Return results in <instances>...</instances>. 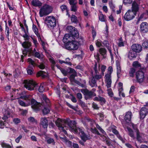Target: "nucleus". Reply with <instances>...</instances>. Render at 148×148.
<instances>
[{
    "mask_svg": "<svg viewBox=\"0 0 148 148\" xmlns=\"http://www.w3.org/2000/svg\"><path fill=\"white\" fill-rule=\"evenodd\" d=\"M135 138L140 143L145 142L147 138V136L142 133L140 132L139 130H137L136 132Z\"/></svg>",
    "mask_w": 148,
    "mask_h": 148,
    "instance_id": "6",
    "label": "nucleus"
},
{
    "mask_svg": "<svg viewBox=\"0 0 148 148\" xmlns=\"http://www.w3.org/2000/svg\"><path fill=\"white\" fill-rule=\"evenodd\" d=\"M33 69L30 67V66L27 69V73L29 75H32L33 73Z\"/></svg>",
    "mask_w": 148,
    "mask_h": 148,
    "instance_id": "43",
    "label": "nucleus"
},
{
    "mask_svg": "<svg viewBox=\"0 0 148 148\" xmlns=\"http://www.w3.org/2000/svg\"><path fill=\"white\" fill-rule=\"evenodd\" d=\"M132 116V114L131 112L128 111L126 112L124 119L127 123H129L130 121Z\"/></svg>",
    "mask_w": 148,
    "mask_h": 148,
    "instance_id": "21",
    "label": "nucleus"
},
{
    "mask_svg": "<svg viewBox=\"0 0 148 148\" xmlns=\"http://www.w3.org/2000/svg\"><path fill=\"white\" fill-rule=\"evenodd\" d=\"M45 21L49 27H53L56 25V18L53 16L46 17Z\"/></svg>",
    "mask_w": 148,
    "mask_h": 148,
    "instance_id": "8",
    "label": "nucleus"
},
{
    "mask_svg": "<svg viewBox=\"0 0 148 148\" xmlns=\"http://www.w3.org/2000/svg\"><path fill=\"white\" fill-rule=\"evenodd\" d=\"M132 51L136 53H139L142 50V46L138 44H134L132 46Z\"/></svg>",
    "mask_w": 148,
    "mask_h": 148,
    "instance_id": "18",
    "label": "nucleus"
},
{
    "mask_svg": "<svg viewBox=\"0 0 148 148\" xmlns=\"http://www.w3.org/2000/svg\"><path fill=\"white\" fill-rule=\"evenodd\" d=\"M108 93L109 95L112 97L113 95V92L111 88H109L107 90Z\"/></svg>",
    "mask_w": 148,
    "mask_h": 148,
    "instance_id": "50",
    "label": "nucleus"
},
{
    "mask_svg": "<svg viewBox=\"0 0 148 148\" xmlns=\"http://www.w3.org/2000/svg\"><path fill=\"white\" fill-rule=\"evenodd\" d=\"M81 91L85 95L86 99H90L96 96V94L92 91H89L87 89H82Z\"/></svg>",
    "mask_w": 148,
    "mask_h": 148,
    "instance_id": "10",
    "label": "nucleus"
},
{
    "mask_svg": "<svg viewBox=\"0 0 148 148\" xmlns=\"http://www.w3.org/2000/svg\"><path fill=\"white\" fill-rule=\"evenodd\" d=\"M98 68H97V64L96 62L95 63V64L94 67V70L95 71L96 75L92 76L96 80H99L101 79L102 77V76L101 75H97L99 73L98 71L100 69V65L99 64L98 65Z\"/></svg>",
    "mask_w": 148,
    "mask_h": 148,
    "instance_id": "14",
    "label": "nucleus"
},
{
    "mask_svg": "<svg viewBox=\"0 0 148 148\" xmlns=\"http://www.w3.org/2000/svg\"><path fill=\"white\" fill-rule=\"evenodd\" d=\"M66 29L68 32H70V34L74 36L76 38L79 37L78 32L77 29L74 27H73L71 26H68L66 28Z\"/></svg>",
    "mask_w": 148,
    "mask_h": 148,
    "instance_id": "12",
    "label": "nucleus"
},
{
    "mask_svg": "<svg viewBox=\"0 0 148 148\" xmlns=\"http://www.w3.org/2000/svg\"><path fill=\"white\" fill-rule=\"evenodd\" d=\"M141 30L143 32H146L148 31V23L145 22H143L140 25Z\"/></svg>",
    "mask_w": 148,
    "mask_h": 148,
    "instance_id": "19",
    "label": "nucleus"
},
{
    "mask_svg": "<svg viewBox=\"0 0 148 148\" xmlns=\"http://www.w3.org/2000/svg\"><path fill=\"white\" fill-rule=\"evenodd\" d=\"M92 107L94 109L98 110L99 109V107L98 106V105L95 103H93L92 104Z\"/></svg>",
    "mask_w": 148,
    "mask_h": 148,
    "instance_id": "60",
    "label": "nucleus"
},
{
    "mask_svg": "<svg viewBox=\"0 0 148 148\" xmlns=\"http://www.w3.org/2000/svg\"><path fill=\"white\" fill-rule=\"evenodd\" d=\"M96 127L101 132L103 133V134L106 133L100 127V126L98 124L96 125Z\"/></svg>",
    "mask_w": 148,
    "mask_h": 148,
    "instance_id": "54",
    "label": "nucleus"
},
{
    "mask_svg": "<svg viewBox=\"0 0 148 148\" xmlns=\"http://www.w3.org/2000/svg\"><path fill=\"white\" fill-rule=\"evenodd\" d=\"M1 145L3 148H12L11 146L8 144L4 142L1 143Z\"/></svg>",
    "mask_w": 148,
    "mask_h": 148,
    "instance_id": "39",
    "label": "nucleus"
},
{
    "mask_svg": "<svg viewBox=\"0 0 148 148\" xmlns=\"http://www.w3.org/2000/svg\"><path fill=\"white\" fill-rule=\"evenodd\" d=\"M140 0H135L133 1L132 5L131 10L133 11V12H134L136 14V12L139 10V6L140 4Z\"/></svg>",
    "mask_w": 148,
    "mask_h": 148,
    "instance_id": "15",
    "label": "nucleus"
},
{
    "mask_svg": "<svg viewBox=\"0 0 148 148\" xmlns=\"http://www.w3.org/2000/svg\"><path fill=\"white\" fill-rule=\"evenodd\" d=\"M49 111L50 110L49 109L46 107H44V109L42 110L43 113L44 114H47L49 112Z\"/></svg>",
    "mask_w": 148,
    "mask_h": 148,
    "instance_id": "46",
    "label": "nucleus"
},
{
    "mask_svg": "<svg viewBox=\"0 0 148 148\" xmlns=\"http://www.w3.org/2000/svg\"><path fill=\"white\" fill-rule=\"evenodd\" d=\"M23 84H24V86L26 89L30 91L34 90L36 85V84L33 80L28 79L24 80Z\"/></svg>",
    "mask_w": 148,
    "mask_h": 148,
    "instance_id": "5",
    "label": "nucleus"
},
{
    "mask_svg": "<svg viewBox=\"0 0 148 148\" xmlns=\"http://www.w3.org/2000/svg\"><path fill=\"white\" fill-rule=\"evenodd\" d=\"M106 144L108 146L111 145L113 146V145L111 144V142L110 141V140L109 138L106 139Z\"/></svg>",
    "mask_w": 148,
    "mask_h": 148,
    "instance_id": "52",
    "label": "nucleus"
},
{
    "mask_svg": "<svg viewBox=\"0 0 148 148\" xmlns=\"http://www.w3.org/2000/svg\"><path fill=\"white\" fill-rule=\"evenodd\" d=\"M142 45L143 47L148 48V40L145 41L143 43Z\"/></svg>",
    "mask_w": 148,
    "mask_h": 148,
    "instance_id": "59",
    "label": "nucleus"
},
{
    "mask_svg": "<svg viewBox=\"0 0 148 148\" xmlns=\"http://www.w3.org/2000/svg\"><path fill=\"white\" fill-rule=\"evenodd\" d=\"M32 5L35 7H40L42 5V3L38 0H32L31 1Z\"/></svg>",
    "mask_w": 148,
    "mask_h": 148,
    "instance_id": "23",
    "label": "nucleus"
},
{
    "mask_svg": "<svg viewBox=\"0 0 148 148\" xmlns=\"http://www.w3.org/2000/svg\"><path fill=\"white\" fill-rule=\"evenodd\" d=\"M41 124L43 127L44 128H47L48 126V122L46 118H41Z\"/></svg>",
    "mask_w": 148,
    "mask_h": 148,
    "instance_id": "22",
    "label": "nucleus"
},
{
    "mask_svg": "<svg viewBox=\"0 0 148 148\" xmlns=\"http://www.w3.org/2000/svg\"><path fill=\"white\" fill-rule=\"evenodd\" d=\"M18 103L21 106L24 107L27 106L26 103H25L24 101L21 100H19L18 101Z\"/></svg>",
    "mask_w": 148,
    "mask_h": 148,
    "instance_id": "44",
    "label": "nucleus"
},
{
    "mask_svg": "<svg viewBox=\"0 0 148 148\" xmlns=\"http://www.w3.org/2000/svg\"><path fill=\"white\" fill-rule=\"evenodd\" d=\"M136 16V14L131 10H129L125 13L123 18L125 20L129 21L133 19Z\"/></svg>",
    "mask_w": 148,
    "mask_h": 148,
    "instance_id": "9",
    "label": "nucleus"
},
{
    "mask_svg": "<svg viewBox=\"0 0 148 148\" xmlns=\"http://www.w3.org/2000/svg\"><path fill=\"white\" fill-rule=\"evenodd\" d=\"M135 71L136 70L134 68H131L130 69L129 72V75L130 76L132 77H134Z\"/></svg>",
    "mask_w": 148,
    "mask_h": 148,
    "instance_id": "34",
    "label": "nucleus"
},
{
    "mask_svg": "<svg viewBox=\"0 0 148 148\" xmlns=\"http://www.w3.org/2000/svg\"><path fill=\"white\" fill-rule=\"evenodd\" d=\"M29 64H31L33 66H34L35 65V63L34 62L32 59L29 58L27 60Z\"/></svg>",
    "mask_w": 148,
    "mask_h": 148,
    "instance_id": "47",
    "label": "nucleus"
},
{
    "mask_svg": "<svg viewBox=\"0 0 148 148\" xmlns=\"http://www.w3.org/2000/svg\"><path fill=\"white\" fill-rule=\"evenodd\" d=\"M48 75V74L42 71H40L38 72L37 74V77L41 76L42 78H44Z\"/></svg>",
    "mask_w": 148,
    "mask_h": 148,
    "instance_id": "26",
    "label": "nucleus"
},
{
    "mask_svg": "<svg viewBox=\"0 0 148 148\" xmlns=\"http://www.w3.org/2000/svg\"><path fill=\"white\" fill-rule=\"evenodd\" d=\"M5 34L7 38L9 39V28L7 26L6 23L5 25Z\"/></svg>",
    "mask_w": 148,
    "mask_h": 148,
    "instance_id": "40",
    "label": "nucleus"
},
{
    "mask_svg": "<svg viewBox=\"0 0 148 148\" xmlns=\"http://www.w3.org/2000/svg\"><path fill=\"white\" fill-rule=\"evenodd\" d=\"M56 124L59 130L66 134H67L66 130L69 129L75 133L79 132L81 133L82 139L84 142L90 138V136L86 134L81 128L77 127L76 122L74 121H71L69 119L66 120L58 118L56 121Z\"/></svg>",
    "mask_w": 148,
    "mask_h": 148,
    "instance_id": "1",
    "label": "nucleus"
},
{
    "mask_svg": "<svg viewBox=\"0 0 148 148\" xmlns=\"http://www.w3.org/2000/svg\"><path fill=\"white\" fill-rule=\"evenodd\" d=\"M75 38H76L73 35H71V34H66L63 38V42L66 44L69 42L73 40H75Z\"/></svg>",
    "mask_w": 148,
    "mask_h": 148,
    "instance_id": "13",
    "label": "nucleus"
},
{
    "mask_svg": "<svg viewBox=\"0 0 148 148\" xmlns=\"http://www.w3.org/2000/svg\"><path fill=\"white\" fill-rule=\"evenodd\" d=\"M99 20L101 21L104 22L105 21V18L104 16L102 14H100L99 16Z\"/></svg>",
    "mask_w": 148,
    "mask_h": 148,
    "instance_id": "49",
    "label": "nucleus"
},
{
    "mask_svg": "<svg viewBox=\"0 0 148 148\" xmlns=\"http://www.w3.org/2000/svg\"><path fill=\"white\" fill-rule=\"evenodd\" d=\"M31 38L33 40V42L34 44L35 47H37L38 45V42L37 40L35 39V38H33L32 37H31Z\"/></svg>",
    "mask_w": 148,
    "mask_h": 148,
    "instance_id": "57",
    "label": "nucleus"
},
{
    "mask_svg": "<svg viewBox=\"0 0 148 148\" xmlns=\"http://www.w3.org/2000/svg\"><path fill=\"white\" fill-rule=\"evenodd\" d=\"M28 120L30 121L31 122H36V121L34 118L33 117H30L29 118H28Z\"/></svg>",
    "mask_w": 148,
    "mask_h": 148,
    "instance_id": "63",
    "label": "nucleus"
},
{
    "mask_svg": "<svg viewBox=\"0 0 148 148\" xmlns=\"http://www.w3.org/2000/svg\"><path fill=\"white\" fill-rule=\"evenodd\" d=\"M60 8L62 11L66 10V11H67V7L65 5H62L60 6Z\"/></svg>",
    "mask_w": 148,
    "mask_h": 148,
    "instance_id": "61",
    "label": "nucleus"
},
{
    "mask_svg": "<svg viewBox=\"0 0 148 148\" xmlns=\"http://www.w3.org/2000/svg\"><path fill=\"white\" fill-rule=\"evenodd\" d=\"M99 101H100L101 104L104 103L106 102V100L105 99L101 97H99Z\"/></svg>",
    "mask_w": 148,
    "mask_h": 148,
    "instance_id": "58",
    "label": "nucleus"
},
{
    "mask_svg": "<svg viewBox=\"0 0 148 148\" xmlns=\"http://www.w3.org/2000/svg\"><path fill=\"white\" fill-rule=\"evenodd\" d=\"M116 66L117 69V74L118 77H119L121 72V68L120 66V63L118 61H116Z\"/></svg>",
    "mask_w": 148,
    "mask_h": 148,
    "instance_id": "28",
    "label": "nucleus"
},
{
    "mask_svg": "<svg viewBox=\"0 0 148 148\" xmlns=\"http://www.w3.org/2000/svg\"><path fill=\"white\" fill-rule=\"evenodd\" d=\"M3 116L2 117L3 120H6L10 118L11 116V113L10 110L9 108L5 109L3 111Z\"/></svg>",
    "mask_w": 148,
    "mask_h": 148,
    "instance_id": "17",
    "label": "nucleus"
},
{
    "mask_svg": "<svg viewBox=\"0 0 148 148\" xmlns=\"http://www.w3.org/2000/svg\"><path fill=\"white\" fill-rule=\"evenodd\" d=\"M61 140L68 147H71L72 145V142L68 140L66 138H61Z\"/></svg>",
    "mask_w": 148,
    "mask_h": 148,
    "instance_id": "25",
    "label": "nucleus"
},
{
    "mask_svg": "<svg viewBox=\"0 0 148 148\" xmlns=\"http://www.w3.org/2000/svg\"><path fill=\"white\" fill-rule=\"evenodd\" d=\"M69 3L71 5H76L77 3V1L76 0H69Z\"/></svg>",
    "mask_w": 148,
    "mask_h": 148,
    "instance_id": "62",
    "label": "nucleus"
},
{
    "mask_svg": "<svg viewBox=\"0 0 148 148\" xmlns=\"http://www.w3.org/2000/svg\"><path fill=\"white\" fill-rule=\"evenodd\" d=\"M60 69L62 72V73L64 75L66 76V75L67 74V72L64 69L62 68H60Z\"/></svg>",
    "mask_w": 148,
    "mask_h": 148,
    "instance_id": "55",
    "label": "nucleus"
},
{
    "mask_svg": "<svg viewBox=\"0 0 148 148\" xmlns=\"http://www.w3.org/2000/svg\"><path fill=\"white\" fill-rule=\"evenodd\" d=\"M33 55L34 57L40 59H41L42 58V55L38 51L36 52Z\"/></svg>",
    "mask_w": 148,
    "mask_h": 148,
    "instance_id": "37",
    "label": "nucleus"
},
{
    "mask_svg": "<svg viewBox=\"0 0 148 148\" xmlns=\"http://www.w3.org/2000/svg\"><path fill=\"white\" fill-rule=\"evenodd\" d=\"M108 71L109 72V73L106 74L105 77L106 86L108 88L111 87L112 83L111 75L113 71V68L112 66H110L108 67Z\"/></svg>",
    "mask_w": 148,
    "mask_h": 148,
    "instance_id": "7",
    "label": "nucleus"
},
{
    "mask_svg": "<svg viewBox=\"0 0 148 148\" xmlns=\"http://www.w3.org/2000/svg\"><path fill=\"white\" fill-rule=\"evenodd\" d=\"M132 66L136 69H140L141 65L140 63L137 61H135L133 62Z\"/></svg>",
    "mask_w": 148,
    "mask_h": 148,
    "instance_id": "33",
    "label": "nucleus"
},
{
    "mask_svg": "<svg viewBox=\"0 0 148 148\" xmlns=\"http://www.w3.org/2000/svg\"><path fill=\"white\" fill-rule=\"evenodd\" d=\"M103 44L107 47L110 53V55L111 60H112V61L113 60V59H114L113 55L112 54V52L111 47H110L109 46V44L107 40H105L103 41Z\"/></svg>",
    "mask_w": 148,
    "mask_h": 148,
    "instance_id": "20",
    "label": "nucleus"
},
{
    "mask_svg": "<svg viewBox=\"0 0 148 148\" xmlns=\"http://www.w3.org/2000/svg\"><path fill=\"white\" fill-rule=\"evenodd\" d=\"M89 83L92 87L97 86L96 80L93 77L89 81Z\"/></svg>",
    "mask_w": 148,
    "mask_h": 148,
    "instance_id": "29",
    "label": "nucleus"
},
{
    "mask_svg": "<svg viewBox=\"0 0 148 148\" xmlns=\"http://www.w3.org/2000/svg\"><path fill=\"white\" fill-rule=\"evenodd\" d=\"M126 43V42L123 41L122 38H121L118 40V45L119 47H123Z\"/></svg>",
    "mask_w": 148,
    "mask_h": 148,
    "instance_id": "30",
    "label": "nucleus"
},
{
    "mask_svg": "<svg viewBox=\"0 0 148 148\" xmlns=\"http://www.w3.org/2000/svg\"><path fill=\"white\" fill-rule=\"evenodd\" d=\"M46 141L49 144H52L54 145L55 143L54 140L53 138L49 137L46 139Z\"/></svg>",
    "mask_w": 148,
    "mask_h": 148,
    "instance_id": "36",
    "label": "nucleus"
},
{
    "mask_svg": "<svg viewBox=\"0 0 148 148\" xmlns=\"http://www.w3.org/2000/svg\"><path fill=\"white\" fill-rule=\"evenodd\" d=\"M136 78L137 81L139 83H142L145 81V77L144 73L142 71H137L136 74Z\"/></svg>",
    "mask_w": 148,
    "mask_h": 148,
    "instance_id": "11",
    "label": "nucleus"
},
{
    "mask_svg": "<svg viewBox=\"0 0 148 148\" xmlns=\"http://www.w3.org/2000/svg\"><path fill=\"white\" fill-rule=\"evenodd\" d=\"M137 56L136 53L133 51H130L128 55V57L130 60H132L133 58H136Z\"/></svg>",
    "mask_w": 148,
    "mask_h": 148,
    "instance_id": "27",
    "label": "nucleus"
},
{
    "mask_svg": "<svg viewBox=\"0 0 148 148\" xmlns=\"http://www.w3.org/2000/svg\"><path fill=\"white\" fill-rule=\"evenodd\" d=\"M65 64H68L70 66L72 65V64L71 62V59L69 58H66L65 61Z\"/></svg>",
    "mask_w": 148,
    "mask_h": 148,
    "instance_id": "51",
    "label": "nucleus"
},
{
    "mask_svg": "<svg viewBox=\"0 0 148 148\" xmlns=\"http://www.w3.org/2000/svg\"><path fill=\"white\" fill-rule=\"evenodd\" d=\"M116 127L114 125H112L109 128V129L115 135H116L117 137L122 142L123 141V140L122 138L120 136L119 134L118 131L116 129Z\"/></svg>",
    "mask_w": 148,
    "mask_h": 148,
    "instance_id": "16",
    "label": "nucleus"
},
{
    "mask_svg": "<svg viewBox=\"0 0 148 148\" xmlns=\"http://www.w3.org/2000/svg\"><path fill=\"white\" fill-rule=\"evenodd\" d=\"M45 90L43 84H41L39 88L38 91L40 92H43Z\"/></svg>",
    "mask_w": 148,
    "mask_h": 148,
    "instance_id": "53",
    "label": "nucleus"
},
{
    "mask_svg": "<svg viewBox=\"0 0 148 148\" xmlns=\"http://www.w3.org/2000/svg\"><path fill=\"white\" fill-rule=\"evenodd\" d=\"M22 47L28 49L31 46V44L30 42L29 41H25L21 43Z\"/></svg>",
    "mask_w": 148,
    "mask_h": 148,
    "instance_id": "24",
    "label": "nucleus"
},
{
    "mask_svg": "<svg viewBox=\"0 0 148 148\" xmlns=\"http://www.w3.org/2000/svg\"><path fill=\"white\" fill-rule=\"evenodd\" d=\"M135 87L134 86H132L130 88V90L129 91V93L130 94L133 92L135 90Z\"/></svg>",
    "mask_w": 148,
    "mask_h": 148,
    "instance_id": "64",
    "label": "nucleus"
},
{
    "mask_svg": "<svg viewBox=\"0 0 148 148\" xmlns=\"http://www.w3.org/2000/svg\"><path fill=\"white\" fill-rule=\"evenodd\" d=\"M71 10L74 12H75L77 11V7L76 5H74L71 6Z\"/></svg>",
    "mask_w": 148,
    "mask_h": 148,
    "instance_id": "56",
    "label": "nucleus"
},
{
    "mask_svg": "<svg viewBox=\"0 0 148 148\" xmlns=\"http://www.w3.org/2000/svg\"><path fill=\"white\" fill-rule=\"evenodd\" d=\"M91 131L93 133L96 134H97L98 135H101L100 134V133H99V132L95 128H91Z\"/></svg>",
    "mask_w": 148,
    "mask_h": 148,
    "instance_id": "45",
    "label": "nucleus"
},
{
    "mask_svg": "<svg viewBox=\"0 0 148 148\" xmlns=\"http://www.w3.org/2000/svg\"><path fill=\"white\" fill-rule=\"evenodd\" d=\"M41 42V45L42 46V48L44 50L46 51L47 49V47L48 46L47 44L46 43L43 41L42 40H40Z\"/></svg>",
    "mask_w": 148,
    "mask_h": 148,
    "instance_id": "42",
    "label": "nucleus"
},
{
    "mask_svg": "<svg viewBox=\"0 0 148 148\" xmlns=\"http://www.w3.org/2000/svg\"><path fill=\"white\" fill-rule=\"evenodd\" d=\"M127 130L128 132V134L129 136L131 138H132L133 139H135L136 138V136L134 135V132L132 130L131 128H128Z\"/></svg>",
    "mask_w": 148,
    "mask_h": 148,
    "instance_id": "31",
    "label": "nucleus"
},
{
    "mask_svg": "<svg viewBox=\"0 0 148 148\" xmlns=\"http://www.w3.org/2000/svg\"><path fill=\"white\" fill-rule=\"evenodd\" d=\"M22 29H23V31L24 32L25 34L23 35L22 36L24 38V40L25 41H27L29 39V36L27 34L26 32L25 31L24 28L23 27Z\"/></svg>",
    "mask_w": 148,
    "mask_h": 148,
    "instance_id": "35",
    "label": "nucleus"
},
{
    "mask_svg": "<svg viewBox=\"0 0 148 148\" xmlns=\"http://www.w3.org/2000/svg\"><path fill=\"white\" fill-rule=\"evenodd\" d=\"M99 52L101 55L104 56L106 54L107 51L105 48H101L99 49Z\"/></svg>",
    "mask_w": 148,
    "mask_h": 148,
    "instance_id": "38",
    "label": "nucleus"
},
{
    "mask_svg": "<svg viewBox=\"0 0 148 148\" xmlns=\"http://www.w3.org/2000/svg\"><path fill=\"white\" fill-rule=\"evenodd\" d=\"M86 122L88 124H90L91 125H92L94 123V120H91L90 119H87Z\"/></svg>",
    "mask_w": 148,
    "mask_h": 148,
    "instance_id": "48",
    "label": "nucleus"
},
{
    "mask_svg": "<svg viewBox=\"0 0 148 148\" xmlns=\"http://www.w3.org/2000/svg\"><path fill=\"white\" fill-rule=\"evenodd\" d=\"M20 98L21 99H24L26 100V103L27 106L31 105L32 108L36 111L40 110L41 105L49 106L50 105V101L49 99L45 96H42V99L41 104L37 102L34 99H32L30 96H21Z\"/></svg>",
    "mask_w": 148,
    "mask_h": 148,
    "instance_id": "2",
    "label": "nucleus"
},
{
    "mask_svg": "<svg viewBox=\"0 0 148 148\" xmlns=\"http://www.w3.org/2000/svg\"><path fill=\"white\" fill-rule=\"evenodd\" d=\"M70 71L73 74H71L70 77L71 79H74L75 77L76 76L77 73L75 70L71 68L70 69Z\"/></svg>",
    "mask_w": 148,
    "mask_h": 148,
    "instance_id": "32",
    "label": "nucleus"
},
{
    "mask_svg": "<svg viewBox=\"0 0 148 148\" xmlns=\"http://www.w3.org/2000/svg\"><path fill=\"white\" fill-rule=\"evenodd\" d=\"M71 20L72 22L76 23L77 22V17L75 15H72L71 18Z\"/></svg>",
    "mask_w": 148,
    "mask_h": 148,
    "instance_id": "41",
    "label": "nucleus"
},
{
    "mask_svg": "<svg viewBox=\"0 0 148 148\" xmlns=\"http://www.w3.org/2000/svg\"><path fill=\"white\" fill-rule=\"evenodd\" d=\"M52 10V8L51 6L47 4H45L40 10V16L42 17L47 15L51 13Z\"/></svg>",
    "mask_w": 148,
    "mask_h": 148,
    "instance_id": "3",
    "label": "nucleus"
},
{
    "mask_svg": "<svg viewBox=\"0 0 148 148\" xmlns=\"http://www.w3.org/2000/svg\"><path fill=\"white\" fill-rule=\"evenodd\" d=\"M79 42L73 40L65 44V48L68 50H75L77 49L79 47Z\"/></svg>",
    "mask_w": 148,
    "mask_h": 148,
    "instance_id": "4",
    "label": "nucleus"
}]
</instances>
